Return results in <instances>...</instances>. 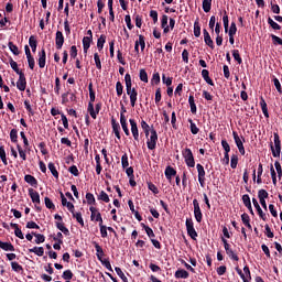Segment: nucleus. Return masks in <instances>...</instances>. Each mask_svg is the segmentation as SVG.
<instances>
[{"label":"nucleus","mask_w":282,"mask_h":282,"mask_svg":"<svg viewBox=\"0 0 282 282\" xmlns=\"http://www.w3.org/2000/svg\"><path fill=\"white\" fill-rule=\"evenodd\" d=\"M98 199H100L101 202H105L106 204H109V202H110L109 195L107 193H105V191H101L99 193Z\"/></svg>","instance_id":"c03bdc74"},{"label":"nucleus","mask_w":282,"mask_h":282,"mask_svg":"<svg viewBox=\"0 0 282 282\" xmlns=\"http://www.w3.org/2000/svg\"><path fill=\"white\" fill-rule=\"evenodd\" d=\"M268 23L273 30H281V25L279 23L274 22L272 18H268Z\"/></svg>","instance_id":"4d7b16f0"},{"label":"nucleus","mask_w":282,"mask_h":282,"mask_svg":"<svg viewBox=\"0 0 282 282\" xmlns=\"http://www.w3.org/2000/svg\"><path fill=\"white\" fill-rule=\"evenodd\" d=\"M90 101L88 104V112L93 117L94 120H96V110H94V102L96 101V93L94 90H90L89 93Z\"/></svg>","instance_id":"39448f33"},{"label":"nucleus","mask_w":282,"mask_h":282,"mask_svg":"<svg viewBox=\"0 0 282 282\" xmlns=\"http://www.w3.org/2000/svg\"><path fill=\"white\" fill-rule=\"evenodd\" d=\"M194 36H196V39H199V36H202V28L199 26L198 22L194 23Z\"/></svg>","instance_id":"ea45409f"},{"label":"nucleus","mask_w":282,"mask_h":282,"mask_svg":"<svg viewBox=\"0 0 282 282\" xmlns=\"http://www.w3.org/2000/svg\"><path fill=\"white\" fill-rule=\"evenodd\" d=\"M252 204L254 208L258 210L259 217H261L263 221H265L268 217L265 216V213H263V209H261V206L259 205V202L257 200V198H252Z\"/></svg>","instance_id":"f3484780"},{"label":"nucleus","mask_w":282,"mask_h":282,"mask_svg":"<svg viewBox=\"0 0 282 282\" xmlns=\"http://www.w3.org/2000/svg\"><path fill=\"white\" fill-rule=\"evenodd\" d=\"M123 90H124V87L122 86V83L117 82L116 84L117 96H122Z\"/></svg>","instance_id":"680f3d73"},{"label":"nucleus","mask_w":282,"mask_h":282,"mask_svg":"<svg viewBox=\"0 0 282 282\" xmlns=\"http://www.w3.org/2000/svg\"><path fill=\"white\" fill-rule=\"evenodd\" d=\"M19 132L17 131V129H12L10 131V138H11V142H17L19 139Z\"/></svg>","instance_id":"052dcab7"},{"label":"nucleus","mask_w":282,"mask_h":282,"mask_svg":"<svg viewBox=\"0 0 282 282\" xmlns=\"http://www.w3.org/2000/svg\"><path fill=\"white\" fill-rule=\"evenodd\" d=\"M29 252H33L37 257H43V254H45V249L43 247H34L29 249Z\"/></svg>","instance_id":"bb28decb"},{"label":"nucleus","mask_w":282,"mask_h":282,"mask_svg":"<svg viewBox=\"0 0 282 282\" xmlns=\"http://www.w3.org/2000/svg\"><path fill=\"white\" fill-rule=\"evenodd\" d=\"M241 221L249 230H252V225H250V216L248 214L245 213L241 215Z\"/></svg>","instance_id":"393cba45"},{"label":"nucleus","mask_w":282,"mask_h":282,"mask_svg":"<svg viewBox=\"0 0 282 282\" xmlns=\"http://www.w3.org/2000/svg\"><path fill=\"white\" fill-rule=\"evenodd\" d=\"M232 135H234L235 143L238 147L239 153H241V155H246V148H243V141L241 140L239 134L236 131H234Z\"/></svg>","instance_id":"1a4fd4ad"},{"label":"nucleus","mask_w":282,"mask_h":282,"mask_svg":"<svg viewBox=\"0 0 282 282\" xmlns=\"http://www.w3.org/2000/svg\"><path fill=\"white\" fill-rule=\"evenodd\" d=\"M141 226L142 228H144L148 237H151V238L155 237V234L153 232V229H151V227L144 225V223H142Z\"/></svg>","instance_id":"8fccbe9b"},{"label":"nucleus","mask_w":282,"mask_h":282,"mask_svg":"<svg viewBox=\"0 0 282 282\" xmlns=\"http://www.w3.org/2000/svg\"><path fill=\"white\" fill-rule=\"evenodd\" d=\"M25 87H28V82L25 80V74L20 73L19 79L17 82V88L20 91H25Z\"/></svg>","instance_id":"ddd939ff"},{"label":"nucleus","mask_w":282,"mask_h":282,"mask_svg":"<svg viewBox=\"0 0 282 282\" xmlns=\"http://www.w3.org/2000/svg\"><path fill=\"white\" fill-rule=\"evenodd\" d=\"M56 228L61 230L64 235H69V229L63 225V223H56Z\"/></svg>","instance_id":"49530a36"},{"label":"nucleus","mask_w":282,"mask_h":282,"mask_svg":"<svg viewBox=\"0 0 282 282\" xmlns=\"http://www.w3.org/2000/svg\"><path fill=\"white\" fill-rule=\"evenodd\" d=\"M212 6H213V0H203L204 12H210Z\"/></svg>","instance_id":"c9c22d12"},{"label":"nucleus","mask_w":282,"mask_h":282,"mask_svg":"<svg viewBox=\"0 0 282 282\" xmlns=\"http://www.w3.org/2000/svg\"><path fill=\"white\" fill-rule=\"evenodd\" d=\"M204 34V41L210 47V50H215V43L213 42V39L210 37V33L206 29L203 30Z\"/></svg>","instance_id":"2eb2a0df"},{"label":"nucleus","mask_w":282,"mask_h":282,"mask_svg":"<svg viewBox=\"0 0 282 282\" xmlns=\"http://www.w3.org/2000/svg\"><path fill=\"white\" fill-rule=\"evenodd\" d=\"M183 158L189 169L195 167V158L193 156V151H191V149L186 148L185 150H183Z\"/></svg>","instance_id":"7ed1b4c3"},{"label":"nucleus","mask_w":282,"mask_h":282,"mask_svg":"<svg viewBox=\"0 0 282 282\" xmlns=\"http://www.w3.org/2000/svg\"><path fill=\"white\" fill-rule=\"evenodd\" d=\"M8 46H9L10 52H12V54H14V56H19L20 52H19L18 45H14V43L9 42Z\"/></svg>","instance_id":"f704fd0d"},{"label":"nucleus","mask_w":282,"mask_h":282,"mask_svg":"<svg viewBox=\"0 0 282 282\" xmlns=\"http://www.w3.org/2000/svg\"><path fill=\"white\" fill-rule=\"evenodd\" d=\"M72 215H73V217L76 219V221H77L78 224H80V226H85V220L83 219V214H80V213H75V212L73 210Z\"/></svg>","instance_id":"72a5a7b5"},{"label":"nucleus","mask_w":282,"mask_h":282,"mask_svg":"<svg viewBox=\"0 0 282 282\" xmlns=\"http://www.w3.org/2000/svg\"><path fill=\"white\" fill-rule=\"evenodd\" d=\"M90 45H91V37L85 36L83 39V46H84L85 54H87V50H89Z\"/></svg>","instance_id":"7c9ffc66"},{"label":"nucleus","mask_w":282,"mask_h":282,"mask_svg":"<svg viewBox=\"0 0 282 282\" xmlns=\"http://www.w3.org/2000/svg\"><path fill=\"white\" fill-rule=\"evenodd\" d=\"M120 124L126 135H130L129 127H127V117L122 113H120Z\"/></svg>","instance_id":"aec40b11"},{"label":"nucleus","mask_w":282,"mask_h":282,"mask_svg":"<svg viewBox=\"0 0 282 282\" xmlns=\"http://www.w3.org/2000/svg\"><path fill=\"white\" fill-rule=\"evenodd\" d=\"M17 149H18V153L20 155V158L23 160V161H26L28 160V156L25 154V150H23V148H21V145H17Z\"/></svg>","instance_id":"6e6d98bb"},{"label":"nucleus","mask_w":282,"mask_h":282,"mask_svg":"<svg viewBox=\"0 0 282 282\" xmlns=\"http://www.w3.org/2000/svg\"><path fill=\"white\" fill-rule=\"evenodd\" d=\"M188 102L191 106L192 113H197V106L195 105V98L193 96H189Z\"/></svg>","instance_id":"e433bc0d"},{"label":"nucleus","mask_w":282,"mask_h":282,"mask_svg":"<svg viewBox=\"0 0 282 282\" xmlns=\"http://www.w3.org/2000/svg\"><path fill=\"white\" fill-rule=\"evenodd\" d=\"M95 249L98 261H102V257H105V251L102 250V247H100V245L98 243H95Z\"/></svg>","instance_id":"a878e982"},{"label":"nucleus","mask_w":282,"mask_h":282,"mask_svg":"<svg viewBox=\"0 0 282 282\" xmlns=\"http://www.w3.org/2000/svg\"><path fill=\"white\" fill-rule=\"evenodd\" d=\"M124 80L127 95L130 96V105L131 107H135V102H138V90H135V88L132 87L131 75L126 74Z\"/></svg>","instance_id":"f257e3e1"},{"label":"nucleus","mask_w":282,"mask_h":282,"mask_svg":"<svg viewBox=\"0 0 282 282\" xmlns=\"http://www.w3.org/2000/svg\"><path fill=\"white\" fill-rule=\"evenodd\" d=\"M147 145L150 151L155 150L158 145V131H155V129L150 130V138L147 141Z\"/></svg>","instance_id":"20e7f679"},{"label":"nucleus","mask_w":282,"mask_h":282,"mask_svg":"<svg viewBox=\"0 0 282 282\" xmlns=\"http://www.w3.org/2000/svg\"><path fill=\"white\" fill-rule=\"evenodd\" d=\"M0 248L6 252H14V246L11 242H3L0 240Z\"/></svg>","instance_id":"412c9836"},{"label":"nucleus","mask_w":282,"mask_h":282,"mask_svg":"<svg viewBox=\"0 0 282 282\" xmlns=\"http://www.w3.org/2000/svg\"><path fill=\"white\" fill-rule=\"evenodd\" d=\"M139 47H141V52H144V48L147 47V43L144 42V37L142 35H139V40L135 41Z\"/></svg>","instance_id":"4c0bfd02"},{"label":"nucleus","mask_w":282,"mask_h":282,"mask_svg":"<svg viewBox=\"0 0 282 282\" xmlns=\"http://www.w3.org/2000/svg\"><path fill=\"white\" fill-rule=\"evenodd\" d=\"M129 122L131 126V133L133 135V139L135 140V142H140V131L138 130V123L133 119H130Z\"/></svg>","instance_id":"9b49d317"},{"label":"nucleus","mask_w":282,"mask_h":282,"mask_svg":"<svg viewBox=\"0 0 282 282\" xmlns=\"http://www.w3.org/2000/svg\"><path fill=\"white\" fill-rule=\"evenodd\" d=\"M62 206H66L69 213H74V204L67 202V198L63 193H61Z\"/></svg>","instance_id":"6ab92c4d"},{"label":"nucleus","mask_w":282,"mask_h":282,"mask_svg":"<svg viewBox=\"0 0 282 282\" xmlns=\"http://www.w3.org/2000/svg\"><path fill=\"white\" fill-rule=\"evenodd\" d=\"M65 43V36H63V32L57 31L55 36V45L57 50H63V44Z\"/></svg>","instance_id":"4468645a"},{"label":"nucleus","mask_w":282,"mask_h":282,"mask_svg":"<svg viewBox=\"0 0 282 282\" xmlns=\"http://www.w3.org/2000/svg\"><path fill=\"white\" fill-rule=\"evenodd\" d=\"M29 195L33 204H41V195L39 194V192L34 191L33 188H29Z\"/></svg>","instance_id":"dca6fc26"},{"label":"nucleus","mask_w":282,"mask_h":282,"mask_svg":"<svg viewBox=\"0 0 282 282\" xmlns=\"http://www.w3.org/2000/svg\"><path fill=\"white\" fill-rule=\"evenodd\" d=\"M197 173H198V182L202 187H204V184H206V171L204 170V166L202 164L196 165Z\"/></svg>","instance_id":"6e6552de"},{"label":"nucleus","mask_w":282,"mask_h":282,"mask_svg":"<svg viewBox=\"0 0 282 282\" xmlns=\"http://www.w3.org/2000/svg\"><path fill=\"white\" fill-rule=\"evenodd\" d=\"M11 268L14 272H23V267L19 262H11Z\"/></svg>","instance_id":"5fc2aeb1"},{"label":"nucleus","mask_w":282,"mask_h":282,"mask_svg":"<svg viewBox=\"0 0 282 282\" xmlns=\"http://www.w3.org/2000/svg\"><path fill=\"white\" fill-rule=\"evenodd\" d=\"M29 45H30L32 52H36V37H34V35L30 36Z\"/></svg>","instance_id":"a19ab883"},{"label":"nucleus","mask_w":282,"mask_h":282,"mask_svg":"<svg viewBox=\"0 0 282 282\" xmlns=\"http://www.w3.org/2000/svg\"><path fill=\"white\" fill-rule=\"evenodd\" d=\"M33 237H35V243H44L45 242V236L36 232H32Z\"/></svg>","instance_id":"37998d69"},{"label":"nucleus","mask_w":282,"mask_h":282,"mask_svg":"<svg viewBox=\"0 0 282 282\" xmlns=\"http://www.w3.org/2000/svg\"><path fill=\"white\" fill-rule=\"evenodd\" d=\"M48 171H51L53 177H56V180H58V171L56 170L54 163H48Z\"/></svg>","instance_id":"79ce46f5"},{"label":"nucleus","mask_w":282,"mask_h":282,"mask_svg":"<svg viewBox=\"0 0 282 282\" xmlns=\"http://www.w3.org/2000/svg\"><path fill=\"white\" fill-rule=\"evenodd\" d=\"M94 61L97 69H102V64L100 63V55H98V53L94 54Z\"/></svg>","instance_id":"864d4df0"},{"label":"nucleus","mask_w":282,"mask_h":282,"mask_svg":"<svg viewBox=\"0 0 282 282\" xmlns=\"http://www.w3.org/2000/svg\"><path fill=\"white\" fill-rule=\"evenodd\" d=\"M268 192L265 189H260L258 192V197L260 200L268 199Z\"/></svg>","instance_id":"e2e57ef3"},{"label":"nucleus","mask_w":282,"mask_h":282,"mask_svg":"<svg viewBox=\"0 0 282 282\" xmlns=\"http://www.w3.org/2000/svg\"><path fill=\"white\" fill-rule=\"evenodd\" d=\"M24 182H26V184H30V186H39V181H36V178L30 174H26L24 176Z\"/></svg>","instance_id":"5701e85b"},{"label":"nucleus","mask_w":282,"mask_h":282,"mask_svg":"<svg viewBox=\"0 0 282 282\" xmlns=\"http://www.w3.org/2000/svg\"><path fill=\"white\" fill-rule=\"evenodd\" d=\"M115 271H116V273L118 274V276L121 278V280H122L123 282H127V281H128L127 275H124V272H122V269H120V267H116V268H115Z\"/></svg>","instance_id":"09e8293b"},{"label":"nucleus","mask_w":282,"mask_h":282,"mask_svg":"<svg viewBox=\"0 0 282 282\" xmlns=\"http://www.w3.org/2000/svg\"><path fill=\"white\" fill-rule=\"evenodd\" d=\"M188 122H189L191 133H193V135H197V133H199V128H197V124L193 122V119H188Z\"/></svg>","instance_id":"2f4dec72"},{"label":"nucleus","mask_w":282,"mask_h":282,"mask_svg":"<svg viewBox=\"0 0 282 282\" xmlns=\"http://www.w3.org/2000/svg\"><path fill=\"white\" fill-rule=\"evenodd\" d=\"M209 74L210 73L208 72V69L202 70V76H203L205 83H207V85H210L213 87L215 85V83H213V79L210 78Z\"/></svg>","instance_id":"b1692460"},{"label":"nucleus","mask_w":282,"mask_h":282,"mask_svg":"<svg viewBox=\"0 0 282 282\" xmlns=\"http://www.w3.org/2000/svg\"><path fill=\"white\" fill-rule=\"evenodd\" d=\"M242 202H243L246 208H248V210H250V213L252 215H254V212L252 210V203L250 202V196L248 194H245L242 196Z\"/></svg>","instance_id":"4be33fe9"},{"label":"nucleus","mask_w":282,"mask_h":282,"mask_svg":"<svg viewBox=\"0 0 282 282\" xmlns=\"http://www.w3.org/2000/svg\"><path fill=\"white\" fill-rule=\"evenodd\" d=\"M89 210L91 213V215H90L91 221H98L99 224H102V215L100 214L98 208L91 206V207H89Z\"/></svg>","instance_id":"9d476101"},{"label":"nucleus","mask_w":282,"mask_h":282,"mask_svg":"<svg viewBox=\"0 0 282 282\" xmlns=\"http://www.w3.org/2000/svg\"><path fill=\"white\" fill-rule=\"evenodd\" d=\"M86 199H87V204H89V205L96 204V198L94 197V194H91V193L86 194Z\"/></svg>","instance_id":"338daca9"},{"label":"nucleus","mask_w":282,"mask_h":282,"mask_svg":"<svg viewBox=\"0 0 282 282\" xmlns=\"http://www.w3.org/2000/svg\"><path fill=\"white\" fill-rule=\"evenodd\" d=\"M275 166V171L278 173V177L281 180L282 177V167H281V163L279 161H275L274 163Z\"/></svg>","instance_id":"0e129e2a"},{"label":"nucleus","mask_w":282,"mask_h":282,"mask_svg":"<svg viewBox=\"0 0 282 282\" xmlns=\"http://www.w3.org/2000/svg\"><path fill=\"white\" fill-rule=\"evenodd\" d=\"M111 122H112V131H113L116 138H118V140H120V124L116 123V119H112Z\"/></svg>","instance_id":"cd10ccee"},{"label":"nucleus","mask_w":282,"mask_h":282,"mask_svg":"<svg viewBox=\"0 0 282 282\" xmlns=\"http://www.w3.org/2000/svg\"><path fill=\"white\" fill-rule=\"evenodd\" d=\"M274 145H271V151L273 158H279L281 155V139L278 132L273 133Z\"/></svg>","instance_id":"f03ea898"},{"label":"nucleus","mask_w":282,"mask_h":282,"mask_svg":"<svg viewBox=\"0 0 282 282\" xmlns=\"http://www.w3.org/2000/svg\"><path fill=\"white\" fill-rule=\"evenodd\" d=\"M187 234L191 236L192 239H195L197 237V231L195 230V227L193 226L192 219H186L185 223Z\"/></svg>","instance_id":"f8f14e48"},{"label":"nucleus","mask_w":282,"mask_h":282,"mask_svg":"<svg viewBox=\"0 0 282 282\" xmlns=\"http://www.w3.org/2000/svg\"><path fill=\"white\" fill-rule=\"evenodd\" d=\"M175 175H177V171H175V169L167 166L165 169V177L166 180H169V182H171L173 180V177H175Z\"/></svg>","instance_id":"a211bd4d"},{"label":"nucleus","mask_w":282,"mask_h":282,"mask_svg":"<svg viewBox=\"0 0 282 282\" xmlns=\"http://www.w3.org/2000/svg\"><path fill=\"white\" fill-rule=\"evenodd\" d=\"M63 279H65V281H72V279L74 278V273H72V270H66L63 272Z\"/></svg>","instance_id":"603ef678"},{"label":"nucleus","mask_w":282,"mask_h":282,"mask_svg":"<svg viewBox=\"0 0 282 282\" xmlns=\"http://www.w3.org/2000/svg\"><path fill=\"white\" fill-rule=\"evenodd\" d=\"M175 278L176 279H188V273L184 269H180L175 272Z\"/></svg>","instance_id":"c756f323"},{"label":"nucleus","mask_w":282,"mask_h":282,"mask_svg":"<svg viewBox=\"0 0 282 282\" xmlns=\"http://www.w3.org/2000/svg\"><path fill=\"white\" fill-rule=\"evenodd\" d=\"M107 41V36L105 35H100V37L97 41V48L100 51H102V48L105 47V43Z\"/></svg>","instance_id":"473e14b6"},{"label":"nucleus","mask_w":282,"mask_h":282,"mask_svg":"<svg viewBox=\"0 0 282 282\" xmlns=\"http://www.w3.org/2000/svg\"><path fill=\"white\" fill-rule=\"evenodd\" d=\"M193 206H194V217L198 224H202L203 215H202V208H199V202H197V199H194Z\"/></svg>","instance_id":"423d86ee"},{"label":"nucleus","mask_w":282,"mask_h":282,"mask_svg":"<svg viewBox=\"0 0 282 282\" xmlns=\"http://www.w3.org/2000/svg\"><path fill=\"white\" fill-rule=\"evenodd\" d=\"M140 80H142V83H149V75L147 74V70H140Z\"/></svg>","instance_id":"13d9d810"},{"label":"nucleus","mask_w":282,"mask_h":282,"mask_svg":"<svg viewBox=\"0 0 282 282\" xmlns=\"http://www.w3.org/2000/svg\"><path fill=\"white\" fill-rule=\"evenodd\" d=\"M0 159L4 166H8V159L6 158V149L3 147H0Z\"/></svg>","instance_id":"de8ad7c7"},{"label":"nucleus","mask_w":282,"mask_h":282,"mask_svg":"<svg viewBox=\"0 0 282 282\" xmlns=\"http://www.w3.org/2000/svg\"><path fill=\"white\" fill-rule=\"evenodd\" d=\"M238 162H239V158L234 154V155L231 156V161H230V166H231V169H237Z\"/></svg>","instance_id":"69168bd1"},{"label":"nucleus","mask_w":282,"mask_h":282,"mask_svg":"<svg viewBox=\"0 0 282 282\" xmlns=\"http://www.w3.org/2000/svg\"><path fill=\"white\" fill-rule=\"evenodd\" d=\"M121 164H122V167H123V169L129 167V156L127 155V153H124V154L121 156Z\"/></svg>","instance_id":"bf43d9fd"},{"label":"nucleus","mask_w":282,"mask_h":282,"mask_svg":"<svg viewBox=\"0 0 282 282\" xmlns=\"http://www.w3.org/2000/svg\"><path fill=\"white\" fill-rule=\"evenodd\" d=\"M45 59H46V54H45V51L43 48L41 54H40V57H39V67L41 69H43V67H45Z\"/></svg>","instance_id":"c85d7f7f"},{"label":"nucleus","mask_w":282,"mask_h":282,"mask_svg":"<svg viewBox=\"0 0 282 282\" xmlns=\"http://www.w3.org/2000/svg\"><path fill=\"white\" fill-rule=\"evenodd\" d=\"M44 204H45L46 208H48L50 210H54L56 208V206L54 205L52 199H50V197L44 198Z\"/></svg>","instance_id":"a18cd8bd"},{"label":"nucleus","mask_w":282,"mask_h":282,"mask_svg":"<svg viewBox=\"0 0 282 282\" xmlns=\"http://www.w3.org/2000/svg\"><path fill=\"white\" fill-rule=\"evenodd\" d=\"M10 65H11V68L13 69V72H15V74H18V76H21V74H23L21 72V69H19V64H17V62H14L13 59L10 61Z\"/></svg>","instance_id":"58836bf2"},{"label":"nucleus","mask_w":282,"mask_h":282,"mask_svg":"<svg viewBox=\"0 0 282 282\" xmlns=\"http://www.w3.org/2000/svg\"><path fill=\"white\" fill-rule=\"evenodd\" d=\"M225 250L228 254V257H230V259H232L234 261H239V257L236 256L235 251H232V249H230V243H228V240H226V238L221 239Z\"/></svg>","instance_id":"0eeeda50"},{"label":"nucleus","mask_w":282,"mask_h":282,"mask_svg":"<svg viewBox=\"0 0 282 282\" xmlns=\"http://www.w3.org/2000/svg\"><path fill=\"white\" fill-rule=\"evenodd\" d=\"M232 56H234L235 61H237L238 65H241V63H243V59H241V55H239L238 50L232 51Z\"/></svg>","instance_id":"3c124183"},{"label":"nucleus","mask_w":282,"mask_h":282,"mask_svg":"<svg viewBox=\"0 0 282 282\" xmlns=\"http://www.w3.org/2000/svg\"><path fill=\"white\" fill-rule=\"evenodd\" d=\"M99 228H100V235L102 237V239L107 238V226L99 224Z\"/></svg>","instance_id":"774afa93"}]
</instances>
